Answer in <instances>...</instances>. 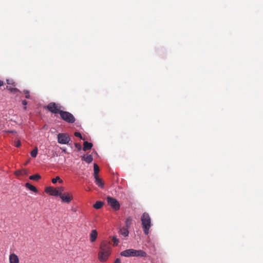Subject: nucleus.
<instances>
[{
	"label": "nucleus",
	"instance_id": "16",
	"mask_svg": "<svg viewBox=\"0 0 263 263\" xmlns=\"http://www.w3.org/2000/svg\"><path fill=\"white\" fill-rule=\"evenodd\" d=\"M83 151H86L87 150L90 149L92 147V144L87 141H85L83 144Z\"/></svg>",
	"mask_w": 263,
	"mask_h": 263
},
{
	"label": "nucleus",
	"instance_id": "13",
	"mask_svg": "<svg viewBox=\"0 0 263 263\" xmlns=\"http://www.w3.org/2000/svg\"><path fill=\"white\" fill-rule=\"evenodd\" d=\"M94 178H95V183H96V184L99 187H101L102 189L104 187V182H103L102 179L99 178V176L95 177Z\"/></svg>",
	"mask_w": 263,
	"mask_h": 263
},
{
	"label": "nucleus",
	"instance_id": "4",
	"mask_svg": "<svg viewBox=\"0 0 263 263\" xmlns=\"http://www.w3.org/2000/svg\"><path fill=\"white\" fill-rule=\"evenodd\" d=\"M49 111L53 114H59L62 110L60 109L61 106L54 102H51L46 107Z\"/></svg>",
	"mask_w": 263,
	"mask_h": 263
},
{
	"label": "nucleus",
	"instance_id": "24",
	"mask_svg": "<svg viewBox=\"0 0 263 263\" xmlns=\"http://www.w3.org/2000/svg\"><path fill=\"white\" fill-rule=\"evenodd\" d=\"M58 181H59L60 183H63V180L61 179L59 176H57L55 178L52 179V182L54 184L56 183Z\"/></svg>",
	"mask_w": 263,
	"mask_h": 263
},
{
	"label": "nucleus",
	"instance_id": "35",
	"mask_svg": "<svg viewBox=\"0 0 263 263\" xmlns=\"http://www.w3.org/2000/svg\"><path fill=\"white\" fill-rule=\"evenodd\" d=\"M4 85V82L3 81L0 80V86H2Z\"/></svg>",
	"mask_w": 263,
	"mask_h": 263
},
{
	"label": "nucleus",
	"instance_id": "27",
	"mask_svg": "<svg viewBox=\"0 0 263 263\" xmlns=\"http://www.w3.org/2000/svg\"><path fill=\"white\" fill-rule=\"evenodd\" d=\"M7 83L9 86L12 85L14 87L15 86V82L13 80L7 79Z\"/></svg>",
	"mask_w": 263,
	"mask_h": 263
},
{
	"label": "nucleus",
	"instance_id": "17",
	"mask_svg": "<svg viewBox=\"0 0 263 263\" xmlns=\"http://www.w3.org/2000/svg\"><path fill=\"white\" fill-rule=\"evenodd\" d=\"M6 88L13 93H16L17 92H20L17 88L13 87L12 85H7Z\"/></svg>",
	"mask_w": 263,
	"mask_h": 263
},
{
	"label": "nucleus",
	"instance_id": "25",
	"mask_svg": "<svg viewBox=\"0 0 263 263\" xmlns=\"http://www.w3.org/2000/svg\"><path fill=\"white\" fill-rule=\"evenodd\" d=\"M37 147H35L34 149H33L32 152H31V156L33 157V158H35L37 156Z\"/></svg>",
	"mask_w": 263,
	"mask_h": 263
},
{
	"label": "nucleus",
	"instance_id": "18",
	"mask_svg": "<svg viewBox=\"0 0 263 263\" xmlns=\"http://www.w3.org/2000/svg\"><path fill=\"white\" fill-rule=\"evenodd\" d=\"M25 186L33 192H35V193L37 192V189L34 186L32 185V184H31L29 183H26L25 184Z\"/></svg>",
	"mask_w": 263,
	"mask_h": 263
},
{
	"label": "nucleus",
	"instance_id": "2",
	"mask_svg": "<svg viewBox=\"0 0 263 263\" xmlns=\"http://www.w3.org/2000/svg\"><path fill=\"white\" fill-rule=\"evenodd\" d=\"M141 220L142 222V227L145 235H147L149 233V230L151 227V219L149 214L147 213H144L141 217Z\"/></svg>",
	"mask_w": 263,
	"mask_h": 263
},
{
	"label": "nucleus",
	"instance_id": "19",
	"mask_svg": "<svg viewBox=\"0 0 263 263\" xmlns=\"http://www.w3.org/2000/svg\"><path fill=\"white\" fill-rule=\"evenodd\" d=\"M133 218L131 217H128L125 220V228L129 229L132 224Z\"/></svg>",
	"mask_w": 263,
	"mask_h": 263
},
{
	"label": "nucleus",
	"instance_id": "20",
	"mask_svg": "<svg viewBox=\"0 0 263 263\" xmlns=\"http://www.w3.org/2000/svg\"><path fill=\"white\" fill-rule=\"evenodd\" d=\"M128 229L127 228H122L120 229V233L121 234L125 236V237H126L129 234V232H128Z\"/></svg>",
	"mask_w": 263,
	"mask_h": 263
},
{
	"label": "nucleus",
	"instance_id": "23",
	"mask_svg": "<svg viewBox=\"0 0 263 263\" xmlns=\"http://www.w3.org/2000/svg\"><path fill=\"white\" fill-rule=\"evenodd\" d=\"M41 176L37 174L31 175L29 177V179L33 180H38L41 178Z\"/></svg>",
	"mask_w": 263,
	"mask_h": 263
},
{
	"label": "nucleus",
	"instance_id": "11",
	"mask_svg": "<svg viewBox=\"0 0 263 263\" xmlns=\"http://www.w3.org/2000/svg\"><path fill=\"white\" fill-rule=\"evenodd\" d=\"M9 263H19L20 260L18 256L14 253H11L9 257Z\"/></svg>",
	"mask_w": 263,
	"mask_h": 263
},
{
	"label": "nucleus",
	"instance_id": "26",
	"mask_svg": "<svg viewBox=\"0 0 263 263\" xmlns=\"http://www.w3.org/2000/svg\"><path fill=\"white\" fill-rule=\"evenodd\" d=\"M112 240L114 242V246H117L118 245L119 240L116 236H112Z\"/></svg>",
	"mask_w": 263,
	"mask_h": 263
},
{
	"label": "nucleus",
	"instance_id": "30",
	"mask_svg": "<svg viewBox=\"0 0 263 263\" xmlns=\"http://www.w3.org/2000/svg\"><path fill=\"white\" fill-rule=\"evenodd\" d=\"M75 147L78 149V151H80L82 148L81 144L79 143H75Z\"/></svg>",
	"mask_w": 263,
	"mask_h": 263
},
{
	"label": "nucleus",
	"instance_id": "22",
	"mask_svg": "<svg viewBox=\"0 0 263 263\" xmlns=\"http://www.w3.org/2000/svg\"><path fill=\"white\" fill-rule=\"evenodd\" d=\"M103 205V202L101 201H97L93 205V207L96 209H100Z\"/></svg>",
	"mask_w": 263,
	"mask_h": 263
},
{
	"label": "nucleus",
	"instance_id": "34",
	"mask_svg": "<svg viewBox=\"0 0 263 263\" xmlns=\"http://www.w3.org/2000/svg\"><path fill=\"white\" fill-rule=\"evenodd\" d=\"M114 263H121L120 259V258H117L115 260Z\"/></svg>",
	"mask_w": 263,
	"mask_h": 263
},
{
	"label": "nucleus",
	"instance_id": "10",
	"mask_svg": "<svg viewBox=\"0 0 263 263\" xmlns=\"http://www.w3.org/2000/svg\"><path fill=\"white\" fill-rule=\"evenodd\" d=\"M45 192L51 196H59V193L58 192L57 188H53V187L49 186L46 187Z\"/></svg>",
	"mask_w": 263,
	"mask_h": 263
},
{
	"label": "nucleus",
	"instance_id": "1",
	"mask_svg": "<svg viewBox=\"0 0 263 263\" xmlns=\"http://www.w3.org/2000/svg\"><path fill=\"white\" fill-rule=\"evenodd\" d=\"M121 255L124 257H141L147 256V253L142 250L127 249L121 252Z\"/></svg>",
	"mask_w": 263,
	"mask_h": 263
},
{
	"label": "nucleus",
	"instance_id": "12",
	"mask_svg": "<svg viewBox=\"0 0 263 263\" xmlns=\"http://www.w3.org/2000/svg\"><path fill=\"white\" fill-rule=\"evenodd\" d=\"M98 236V233L96 230H93L91 231L90 234V240L91 242H94L96 241Z\"/></svg>",
	"mask_w": 263,
	"mask_h": 263
},
{
	"label": "nucleus",
	"instance_id": "3",
	"mask_svg": "<svg viewBox=\"0 0 263 263\" xmlns=\"http://www.w3.org/2000/svg\"><path fill=\"white\" fill-rule=\"evenodd\" d=\"M60 115L61 118L67 123H73L76 121V119L73 115L68 111L62 110L60 112Z\"/></svg>",
	"mask_w": 263,
	"mask_h": 263
},
{
	"label": "nucleus",
	"instance_id": "8",
	"mask_svg": "<svg viewBox=\"0 0 263 263\" xmlns=\"http://www.w3.org/2000/svg\"><path fill=\"white\" fill-rule=\"evenodd\" d=\"M62 202L69 203L73 199L72 196L69 193H65L60 196Z\"/></svg>",
	"mask_w": 263,
	"mask_h": 263
},
{
	"label": "nucleus",
	"instance_id": "28",
	"mask_svg": "<svg viewBox=\"0 0 263 263\" xmlns=\"http://www.w3.org/2000/svg\"><path fill=\"white\" fill-rule=\"evenodd\" d=\"M57 190L58 191V192L59 193V196L62 195L63 194L62 193L64 191V188L63 186L58 187L57 188Z\"/></svg>",
	"mask_w": 263,
	"mask_h": 263
},
{
	"label": "nucleus",
	"instance_id": "32",
	"mask_svg": "<svg viewBox=\"0 0 263 263\" xmlns=\"http://www.w3.org/2000/svg\"><path fill=\"white\" fill-rule=\"evenodd\" d=\"M74 135V136L76 137H79L81 139H82V135H81L80 133H79V132H75Z\"/></svg>",
	"mask_w": 263,
	"mask_h": 263
},
{
	"label": "nucleus",
	"instance_id": "36",
	"mask_svg": "<svg viewBox=\"0 0 263 263\" xmlns=\"http://www.w3.org/2000/svg\"><path fill=\"white\" fill-rule=\"evenodd\" d=\"M10 133H14V132L13 131H11V132H9Z\"/></svg>",
	"mask_w": 263,
	"mask_h": 263
},
{
	"label": "nucleus",
	"instance_id": "5",
	"mask_svg": "<svg viewBox=\"0 0 263 263\" xmlns=\"http://www.w3.org/2000/svg\"><path fill=\"white\" fill-rule=\"evenodd\" d=\"M107 204L115 211L119 210L120 209V204L117 200L113 197H107L106 198Z\"/></svg>",
	"mask_w": 263,
	"mask_h": 263
},
{
	"label": "nucleus",
	"instance_id": "21",
	"mask_svg": "<svg viewBox=\"0 0 263 263\" xmlns=\"http://www.w3.org/2000/svg\"><path fill=\"white\" fill-rule=\"evenodd\" d=\"M93 170H94V177H98L100 169L99 166L96 164L94 163L93 164Z\"/></svg>",
	"mask_w": 263,
	"mask_h": 263
},
{
	"label": "nucleus",
	"instance_id": "14",
	"mask_svg": "<svg viewBox=\"0 0 263 263\" xmlns=\"http://www.w3.org/2000/svg\"><path fill=\"white\" fill-rule=\"evenodd\" d=\"M82 159L84 160L87 163H90L92 161L93 158L91 155H87V156L84 155L82 157Z\"/></svg>",
	"mask_w": 263,
	"mask_h": 263
},
{
	"label": "nucleus",
	"instance_id": "7",
	"mask_svg": "<svg viewBox=\"0 0 263 263\" xmlns=\"http://www.w3.org/2000/svg\"><path fill=\"white\" fill-rule=\"evenodd\" d=\"M99 252L111 253L110 242L107 240L102 241L100 246Z\"/></svg>",
	"mask_w": 263,
	"mask_h": 263
},
{
	"label": "nucleus",
	"instance_id": "6",
	"mask_svg": "<svg viewBox=\"0 0 263 263\" xmlns=\"http://www.w3.org/2000/svg\"><path fill=\"white\" fill-rule=\"evenodd\" d=\"M70 140L68 135L65 133H60L58 135V141L62 144H67Z\"/></svg>",
	"mask_w": 263,
	"mask_h": 263
},
{
	"label": "nucleus",
	"instance_id": "29",
	"mask_svg": "<svg viewBox=\"0 0 263 263\" xmlns=\"http://www.w3.org/2000/svg\"><path fill=\"white\" fill-rule=\"evenodd\" d=\"M23 92L26 95L25 98L27 99H29L30 98L29 91L27 90H24Z\"/></svg>",
	"mask_w": 263,
	"mask_h": 263
},
{
	"label": "nucleus",
	"instance_id": "33",
	"mask_svg": "<svg viewBox=\"0 0 263 263\" xmlns=\"http://www.w3.org/2000/svg\"><path fill=\"white\" fill-rule=\"evenodd\" d=\"M22 104L25 106V107H24V109H26V105L27 104V101H26V100H23V101H22Z\"/></svg>",
	"mask_w": 263,
	"mask_h": 263
},
{
	"label": "nucleus",
	"instance_id": "15",
	"mask_svg": "<svg viewBox=\"0 0 263 263\" xmlns=\"http://www.w3.org/2000/svg\"><path fill=\"white\" fill-rule=\"evenodd\" d=\"M28 172L25 169L23 170H18L15 171V175L17 176H20V175H27Z\"/></svg>",
	"mask_w": 263,
	"mask_h": 263
},
{
	"label": "nucleus",
	"instance_id": "9",
	"mask_svg": "<svg viewBox=\"0 0 263 263\" xmlns=\"http://www.w3.org/2000/svg\"><path fill=\"white\" fill-rule=\"evenodd\" d=\"M110 253H111L99 252L98 258L99 260L101 262L106 261L108 259Z\"/></svg>",
	"mask_w": 263,
	"mask_h": 263
},
{
	"label": "nucleus",
	"instance_id": "31",
	"mask_svg": "<svg viewBox=\"0 0 263 263\" xmlns=\"http://www.w3.org/2000/svg\"><path fill=\"white\" fill-rule=\"evenodd\" d=\"M21 145L20 141L18 140L14 142V145L17 147H19Z\"/></svg>",
	"mask_w": 263,
	"mask_h": 263
}]
</instances>
